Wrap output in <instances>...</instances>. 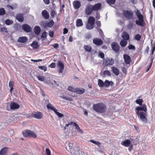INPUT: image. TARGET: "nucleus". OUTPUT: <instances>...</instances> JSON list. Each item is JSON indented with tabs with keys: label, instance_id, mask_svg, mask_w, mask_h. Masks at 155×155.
I'll list each match as a JSON object with an SVG mask.
<instances>
[{
	"label": "nucleus",
	"instance_id": "4be33fe9",
	"mask_svg": "<svg viewBox=\"0 0 155 155\" xmlns=\"http://www.w3.org/2000/svg\"><path fill=\"white\" fill-rule=\"evenodd\" d=\"M73 143H69L66 146V149L67 151L71 152V153L72 152V149Z\"/></svg>",
	"mask_w": 155,
	"mask_h": 155
},
{
	"label": "nucleus",
	"instance_id": "c756f323",
	"mask_svg": "<svg viewBox=\"0 0 155 155\" xmlns=\"http://www.w3.org/2000/svg\"><path fill=\"white\" fill-rule=\"evenodd\" d=\"M71 153H72V155H85L84 153H82L81 152L80 153L78 150H72V152Z\"/></svg>",
	"mask_w": 155,
	"mask_h": 155
},
{
	"label": "nucleus",
	"instance_id": "4c0bfd02",
	"mask_svg": "<svg viewBox=\"0 0 155 155\" xmlns=\"http://www.w3.org/2000/svg\"><path fill=\"white\" fill-rule=\"evenodd\" d=\"M98 85L100 87H103L104 86V82L101 79L98 80Z\"/></svg>",
	"mask_w": 155,
	"mask_h": 155
},
{
	"label": "nucleus",
	"instance_id": "4468645a",
	"mask_svg": "<svg viewBox=\"0 0 155 155\" xmlns=\"http://www.w3.org/2000/svg\"><path fill=\"white\" fill-rule=\"evenodd\" d=\"M24 15L22 14L18 13L16 15V19L20 22H22L24 20Z\"/></svg>",
	"mask_w": 155,
	"mask_h": 155
},
{
	"label": "nucleus",
	"instance_id": "473e14b6",
	"mask_svg": "<svg viewBox=\"0 0 155 155\" xmlns=\"http://www.w3.org/2000/svg\"><path fill=\"white\" fill-rule=\"evenodd\" d=\"M8 150L7 147H4L0 151V155H5Z\"/></svg>",
	"mask_w": 155,
	"mask_h": 155
},
{
	"label": "nucleus",
	"instance_id": "393cba45",
	"mask_svg": "<svg viewBox=\"0 0 155 155\" xmlns=\"http://www.w3.org/2000/svg\"><path fill=\"white\" fill-rule=\"evenodd\" d=\"M95 22V19L93 17L91 16L89 17L88 21V23L94 25Z\"/></svg>",
	"mask_w": 155,
	"mask_h": 155
},
{
	"label": "nucleus",
	"instance_id": "e433bc0d",
	"mask_svg": "<svg viewBox=\"0 0 155 155\" xmlns=\"http://www.w3.org/2000/svg\"><path fill=\"white\" fill-rule=\"evenodd\" d=\"M36 76L39 81H43L45 80V78L43 76L38 75H37Z\"/></svg>",
	"mask_w": 155,
	"mask_h": 155
},
{
	"label": "nucleus",
	"instance_id": "37998d69",
	"mask_svg": "<svg viewBox=\"0 0 155 155\" xmlns=\"http://www.w3.org/2000/svg\"><path fill=\"white\" fill-rule=\"evenodd\" d=\"M13 23L12 20H10L9 19H6L5 21V23L7 25H9L12 24Z\"/></svg>",
	"mask_w": 155,
	"mask_h": 155
},
{
	"label": "nucleus",
	"instance_id": "2eb2a0df",
	"mask_svg": "<svg viewBox=\"0 0 155 155\" xmlns=\"http://www.w3.org/2000/svg\"><path fill=\"white\" fill-rule=\"evenodd\" d=\"M42 15L43 18L46 19H48L49 18V15L47 11L44 10L42 12Z\"/></svg>",
	"mask_w": 155,
	"mask_h": 155
},
{
	"label": "nucleus",
	"instance_id": "58836bf2",
	"mask_svg": "<svg viewBox=\"0 0 155 155\" xmlns=\"http://www.w3.org/2000/svg\"><path fill=\"white\" fill-rule=\"evenodd\" d=\"M86 28L88 29L91 30L94 28V25L88 23L86 25Z\"/></svg>",
	"mask_w": 155,
	"mask_h": 155
},
{
	"label": "nucleus",
	"instance_id": "f3484780",
	"mask_svg": "<svg viewBox=\"0 0 155 155\" xmlns=\"http://www.w3.org/2000/svg\"><path fill=\"white\" fill-rule=\"evenodd\" d=\"M121 37L124 40L126 41L129 40L130 39V35L129 34L126 32H123L121 34Z\"/></svg>",
	"mask_w": 155,
	"mask_h": 155
},
{
	"label": "nucleus",
	"instance_id": "a19ab883",
	"mask_svg": "<svg viewBox=\"0 0 155 155\" xmlns=\"http://www.w3.org/2000/svg\"><path fill=\"white\" fill-rule=\"evenodd\" d=\"M54 24V21L53 20H51L47 24V26L51 28Z\"/></svg>",
	"mask_w": 155,
	"mask_h": 155
},
{
	"label": "nucleus",
	"instance_id": "39448f33",
	"mask_svg": "<svg viewBox=\"0 0 155 155\" xmlns=\"http://www.w3.org/2000/svg\"><path fill=\"white\" fill-rule=\"evenodd\" d=\"M146 112L141 111L140 113H139L138 117H139L140 120L144 123H146L147 121V120L145 117V113Z\"/></svg>",
	"mask_w": 155,
	"mask_h": 155
},
{
	"label": "nucleus",
	"instance_id": "c85d7f7f",
	"mask_svg": "<svg viewBox=\"0 0 155 155\" xmlns=\"http://www.w3.org/2000/svg\"><path fill=\"white\" fill-rule=\"evenodd\" d=\"M84 49L88 52H90L92 50V48L90 45H85L84 46Z\"/></svg>",
	"mask_w": 155,
	"mask_h": 155
},
{
	"label": "nucleus",
	"instance_id": "8fccbe9b",
	"mask_svg": "<svg viewBox=\"0 0 155 155\" xmlns=\"http://www.w3.org/2000/svg\"><path fill=\"white\" fill-rule=\"evenodd\" d=\"M38 68L42 70H43L44 71H45L47 70V68L44 66H38Z\"/></svg>",
	"mask_w": 155,
	"mask_h": 155
},
{
	"label": "nucleus",
	"instance_id": "c03bdc74",
	"mask_svg": "<svg viewBox=\"0 0 155 155\" xmlns=\"http://www.w3.org/2000/svg\"><path fill=\"white\" fill-rule=\"evenodd\" d=\"M67 89L68 91L72 92H75L76 91V89L71 86H69L68 87Z\"/></svg>",
	"mask_w": 155,
	"mask_h": 155
},
{
	"label": "nucleus",
	"instance_id": "9d476101",
	"mask_svg": "<svg viewBox=\"0 0 155 155\" xmlns=\"http://www.w3.org/2000/svg\"><path fill=\"white\" fill-rule=\"evenodd\" d=\"M22 27L24 31L27 32H30L32 30L31 28L29 25L26 24L22 25Z\"/></svg>",
	"mask_w": 155,
	"mask_h": 155
},
{
	"label": "nucleus",
	"instance_id": "de8ad7c7",
	"mask_svg": "<svg viewBox=\"0 0 155 155\" xmlns=\"http://www.w3.org/2000/svg\"><path fill=\"white\" fill-rule=\"evenodd\" d=\"M51 83L55 87H57L59 86V84L57 83V82L54 80H52Z\"/></svg>",
	"mask_w": 155,
	"mask_h": 155
},
{
	"label": "nucleus",
	"instance_id": "79ce46f5",
	"mask_svg": "<svg viewBox=\"0 0 155 155\" xmlns=\"http://www.w3.org/2000/svg\"><path fill=\"white\" fill-rule=\"evenodd\" d=\"M43 103L45 104H48L49 103V98H48L47 97H46L44 99L43 101Z\"/></svg>",
	"mask_w": 155,
	"mask_h": 155
},
{
	"label": "nucleus",
	"instance_id": "680f3d73",
	"mask_svg": "<svg viewBox=\"0 0 155 155\" xmlns=\"http://www.w3.org/2000/svg\"><path fill=\"white\" fill-rule=\"evenodd\" d=\"M128 48L129 49H135V47L134 46L132 45H129L128 46Z\"/></svg>",
	"mask_w": 155,
	"mask_h": 155
},
{
	"label": "nucleus",
	"instance_id": "6ab92c4d",
	"mask_svg": "<svg viewBox=\"0 0 155 155\" xmlns=\"http://www.w3.org/2000/svg\"><path fill=\"white\" fill-rule=\"evenodd\" d=\"M73 6L75 9H78L81 6V3L78 1H75L73 3Z\"/></svg>",
	"mask_w": 155,
	"mask_h": 155
},
{
	"label": "nucleus",
	"instance_id": "5701e85b",
	"mask_svg": "<svg viewBox=\"0 0 155 155\" xmlns=\"http://www.w3.org/2000/svg\"><path fill=\"white\" fill-rule=\"evenodd\" d=\"M130 144V141L128 139H127L121 142V144L126 147L129 146Z\"/></svg>",
	"mask_w": 155,
	"mask_h": 155
},
{
	"label": "nucleus",
	"instance_id": "4d7b16f0",
	"mask_svg": "<svg viewBox=\"0 0 155 155\" xmlns=\"http://www.w3.org/2000/svg\"><path fill=\"white\" fill-rule=\"evenodd\" d=\"M74 123H75L72 122H71L66 124L65 127H64V129H67V128L70 125H74Z\"/></svg>",
	"mask_w": 155,
	"mask_h": 155
},
{
	"label": "nucleus",
	"instance_id": "f704fd0d",
	"mask_svg": "<svg viewBox=\"0 0 155 155\" xmlns=\"http://www.w3.org/2000/svg\"><path fill=\"white\" fill-rule=\"evenodd\" d=\"M33 48H36L39 47L38 43L35 41H34L33 43L30 45Z\"/></svg>",
	"mask_w": 155,
	"mask_h": 155
},
{
	"label": "nucleus",
	"instance_id": "f257e3e1",
	"mask_svg": "<svg viewBox=\"0 0 155 155\" xmlns=\"http://www.w3.org/2000/svg\"><path fill=\"white\" fill-rule=\"evenodd\" d=\"M93 109L96 112L100 113H104L107 110L106 106L102 103H97L93 105Z\"/></svg>",
	"mask_w": 155,
	"mask_h": 155
},
{
	"label": "nucleus",
	"instance_id": "e2e57ef3",
	"mask_svg": "<svg viewBox=\"0 0 155 155\" xmlns=\"http://www.w3.org/2000/svg\"><path fill=\"white\" fill-rule=\"evenodd\" d=\"M91 35L89 33H87L86 34L85 36V38L87 39H89L91 38Z\"/></svg>",
	"mask_w": 155,
	"mask_h": 155
},
{
	"label": "nucleus",
	"instance_id": "052dcab7",
	"mask_svg": "<svg viewBox=\"0 0 155 155\" xmlns=\"http://www.w3.org/2000/svg\"><path fill=\"white\" fill-rule=\"evenodd\" d=\"M90 141H91V142H92V143H94L98 146L99 145H100L101 144L99 142H97V141H95L94 140H90Z\"/></svg>",
	"mask_w": 155,
	"mask_h": 155
},
{
	"label": "nucleus",
	"instance_id": "a878e982",
	"mask_svg": "<svg viewBox=\"0 0 155 155\" xmlns=\"http://www.w3.org/2000/svg\"><path fill=\"white\" fill-rule=\"evenodd\" d=\"M41 30V28L38 26H35L34 28V32L37 35H39Z\"/></svg>",
	"mask_w": 155,
	"mask_h": 155
},
{
	"label": "nucleus",
	"instance_id": "72a5a7b5",
	"mask_svg": "<svg viewBox=\"0 0 155 155\" xmlns=\"http://www.w3.org/2000/svg\"><path fill=\"white\" fill-rule=\"evenodd\" d=\"M47 108L48 109H50L53 111L54 112L56 110V109L51 104H48L47 105Z\"/></svg>",
	"mask_w": 155,
	"mask_h": 155
},
{
	"label": "nucleus",
	"instance_id": "412c9836",
	"mask_svg": "<svg viewBox=\"0 0 155 155\" xmlns=\"http://www.w3.org/2000/svg\"><path fill=\"white\" fill-rule=\"evenodd\" d=\"M28 39L26 37H21L18 38V41L20 43H25L27 41Z\"/></svg>",
	"mask_w": 155,
	"mask_h": 155
},
{
	"label": "nucleus",
	"instance_id": "0e129e2a",
	"mask_svg": "<svg viewBox=\"0 0 155 155\" xmlns=\"http://www.w3.org/2000/svg\"><path fill=\"white\" fill-rule=\"evenodd\" d=\"M46 152L47 155H51V152L50 150L48 148H47L46 149Z\"/></svg>",
	"mask_w": 155,
	"mask_h": 155
},
{
	"label": "nucleus",
	"instance_id": "b1692460",
	"mask_svg": "<svg viewBox=\"0 0 155 155\" xmlns=\"http://www.w3.org/2000/svg\"><path fill=\"white\" fill-rule=\"evenodd\" d=\"M34 117L38 119H41L42 117V113L40 112H37L34 114Z\"/></svg>",
	"mask_w": 155,
	"mask_h": 155
},
{
	"label": "nucleus",
	"instance_id": "ea45409f",
	"mask_svg": "<svg viewBox=\"0 0 155 155\" xmlns=\"http://www.w3.org/2000/svg\"><path fill=\"white\" fill-rule=\"evenodd\" d=\"M104 77L107 76H111L110 72L108 70L104 71Z\"/></svg>",
	"mask_w": 155,
	"mask_h": 155
},
{
	"label": "nucleus",
	"instance_id": "dca6fc26",
	"mask_svg": "<svg viewBox=\"0 0 155 155\" xmlns=\"http://www.w3.org/2000/svg\"><path fill=\"white\" fill-rule=\"evenodd\" d=\"M114 85V83L111 81H109L106 80L104 82V86L106 87H108L110 86H112Z\"/></svg>",
	"mask_w": 155,
	"mask_h": 155
},
{
	"label": "nucleus",
	"instance_id": "20e7f679",
	"mask_svg": "<svg viewBox=\"0 0 155 155\" xmlns=\"http://www.w3.org/2000/svg\"><path fill=\"white\" fill-rule=\"evenodd\" d=\"M147 107L145 104H143L142 105V106H138L135 109V111L136 114L138 116V111L140 110H143L144 112H146L147 111Z\"/></svg>",
	"mask_w": 155,
	"mask_h": 155
},
{
	"label": "nucleus",
	"instance_id": "bb28decb",
	"mask_svg": "<svg viewBox=\"0 0 155 155\" xmlns=\"http://www.w3.org/2000/svg\"><path fill=\"white\" fill-rule=\"evenodd\" d=\"M111 69L113 73L116 75H118L119 74V71L117 68L115 67H113L111 68Z\"/></svg>",
	"mask_w": 155,
	"mask_h": 155
},
{
	"label": "nucleus",
	"instance_id": "6e6552de",
	"mask_svg": "<svg viewBox=\"0 0 155 155\" xmlns=\"http://www.w3.org/2000/svg\"><path fill=\"white\" fill-rule=\"evenodd\" d=\"M93 10L92 5H87L85 10L86 14L87 15H90L92 11Z\"/></svg>",
	"mask_w": 155,
	"mask_h": 155
},
{
	"label": "nucleus",
	"instance_id": "1a4fd4ad",
	"mask_svg": "<svg viewBox=\"0 0 155 155\" xmlns=\"http://www.w3.org/2000/svg\"><path fill=\"white\" fill-rule=\"evenodd\" d=\"M94 44L97 46H101L103 44V41L101 39L98 38H95L93 40Z\"/></svg>",
	"mask_w": 155,
	"mask_h": 155
},
{
	"label": "nucleus",
	"instance_id": "2f4dec72",
	"mask_svg": "<svg viewBox=\"0 0 155 155\" xmlns=\"http://www.w3.org/2000/svg\"><path fill=\"white\" fill-rule=\"evenodd\" d=\"M83 25L82 21L81 19H78L76 21V25L77 27H80Z\"/></svg>",
	"mask_w": 155,
	"mask_h": 155
},
{
	"label": "nucleus",
	"instance_id": "3c124183",
	"mask_svg": "<svg viewBox=\"0 0 155 155\" xmlns=\"http://www.w3.org/2000/svg\"><path fill=\"white\" fill-rule=\"evenodd\" d=\"M98 56L102 58H104V54L103 52L101 51H99L98 52Z\"/></svg>",
	"mask_w": 155,
	"mask_h": 155
},
{
	"label": "nucleus",
	"instance_id": "aec40b11",
	"mask_svg": "<svg viewBox=\"0 0 155 155\" xmlns=\"http://www.w3.org/2000/svg\"><path fill=\"white\" fill-rule=\"evenodd\" d=\"M101 6V5L100 3H97L94 5H92L93 10V11H98L100 9Z\"/></svg>",
	"mask_w": 155,
	"mask_h": 155
},
{
	"label": "nucleus",
	"instance_id": "864d4df0",
	"mask_svg": "<svg viewBox=\"0 0 155 155\" xmlns=\"http://www.w3.org/2000/svg\"><path fill=\"white\" fill-rule=\"evenodd\" d=\"M141 38V36L139 34H137L134 37L135 39L137 41H140Z\"/></svg>",
	"mask_w": 155,
	"mask_h": 155
},
{
	"label": "nucleus",
	"instance_id": "a211bd4d",
	"mask_svg": "<svg viewBox=\"0 0 155 155\" xmlns=\"http://www.w3.org/2000/svg\"><path fill=\"white\" fill-rule=\"evenodd\" d=\"M139 20H137L136 21V24L138 25L141 26H144V23L143 20V18H140V19H138Z\"/></svg>",
	"mask_w": 155,
	"mask_h": 155
},
{
	"label": "nucleus",
	"instance_id": "774afa93",
	"mask_svg": "<svg viewBox=\"0 0 155 155\" xmlns=\"http://www.w3.org/2000/svg\"><path fill=\"white\" fill-rule=\"evenodd\" d=\"M46 31H44L42 34L41 38H46Z\"/></svg>",
	"mask_w": 155,
	"mask_h": 155
},
{
	"label": "nucleus",
	"instance_id": "f8f14e48",
	"mask_svg": "<svg viewBox=\"0 0 155 155\" xmlns=\"http://www.w3.org/2000/svg\"><path fill=\"white\" fill-rule=\"evenodd\" d=\"M19 107L18 104L14 102H12L10 104V109L12 110L18 109Z\"/></svg>",
	"mask_w": 155,
	"mask_h": 155
},
{
	"label": "nucleus",
	"instance_id": "a18cd8bd",
	"mask_svg": "<svg viewBox=\"0 0 155 155\" xmlns=\"http://www.w3.org/2000/svg\"><path fill=\"white\" fill-rule=\"evenodd\" d=\"M40 25L41 27L46 28L47 26V24L45 21H41L40 23Z\"/></svg>",
	"mask_w": 155,
	"mask_h": 155
},
{
	"label": "nucleus",
	"instance_id": "bf43d9fd",
	"mask_svg": "<svg viewBox=\"0 0 155 155\" xmlns=\"http://www.w3.org/2000/svg\"><path fill=\"white\" fill-rule=\"evenodd\" d=\"M5 14V11L3 8L0 9V15H3Z\"/></svg>",
	"mask_w": 155,
	"mask_h": 155
},
{
	"label": "nucleus",
	"instance_id": "603ef678",
	"mask_svg": "<svg viewBox=\"0 0 155 155\" xmlns=\"http://www.w3.org/2000/svg\"><path fill=\"white\" fill-rule=\"evenodd\" d=\"M116 1V0H107V3L109 5L114 4Z\"/></svg>",
	"mask_w": 155,
	"mask_h": 155
},
{
	"label": "nucleus",
	"instance_id": "09e8293b",
	"mask_svg": "<svg viewBox=\"0 0 155 155\" xmlns=\"http://www.w3.org/2000/svg\"><path fill=\"white\" fill-rule=\"evenodd\" d=\"M137 104H138L139 105L141 106L142 105V103H143V101L142 99H138L136 100L135 101Z\"/></svg>",
	"mask_w": 155,
	"mask_h": 155
},
{
	"label": "nucleus",
	"instance_id": "423d86ee",
	"mask_svg": "<svg viewBox=\"0 0 155 155\" xmlns=\"http://www.w3.org/2000/svg\"><path fill=\"white\" fill-rule=\"evenodd\" d=\"M57 65L59 68L58 70L59 73H62L63 72V70L64 69V67L63 62L62 61H58V62Z\"/></svg>",
	"mask_w": 155,
	"mask_h": 155
},
{
	"label": "nucleus",
	"instance_id": "338daca9",
	"mask_svg": "<svg viewBox=\"0 0 155 155\" xmlns=\"http://www.w3.org/2000/svg\"><path fill=\"white\" fill-rule=\"evenodd\" d=\"M49 66L51 68H55L56 66L55 63H52L49 65Z\"/></svg>",
	"mask_w": 155,
	"mask_h": 155
},
{
	"label": "nucleus",
	"instance_id": "c9c22d12",
	"mask_svg": "<svg viewBox=\"0 0 155 155\" xmlns=\"http://www.w3.org/2000/svg\"><path fill=\"white\" fill-rule=\"evenodd\" d=\"M136 15L138 19H140V18H143V16L141 15L140 11L137 9L136 12Z\"/></svg>",
	"mask_w": 155,
	"mask_h": 155
},
{
	"label": "nucleus",
	"instance_id": "6e6d98bb",
	"mask_svg": "<svg viewBox=\"0 0 155 155\" xmlns=\"http://www.w3.org/2000/svg\"><path fill=\"white\" fill-rule=\"evenodd\" d=\"M0 31L1 32H4L5 33H7V28L5 27H1L0 29Z\"/></svg>",
	"mask_w": 155,
	"mask_h": 155
},
{
	"label": "nucleus",
	"instance_id": "7ed1b4c3",
	"mask_svg": "<svg viewBox=\"0 0 155 155\" xmlns=\"http://www.w3.org/2000/svg\"><path fill=\"white\" fill-rule=\"evenodd\" d=\"M22 134L23 135L26 137H30L35 138L37 137V135L35 133L30 130H27L23 131L22 132Z\"/></svg>",
	"mask_w": 155,
	"mask_h": 155
},
{
	"label": "nucleus",
	"instance_id": "5fc2aeb1",
	"mask_svg": "<svg viewBox=\"0 0 155 155\" xmlns=\"http://www.w3.org/2000/svg\"><path fill=\"white\" fill-rule=\"evenodd\" d=\"M60 97L62 98L63 99L69 101H73V99H72V98L71 97H66L64 96H61Z\"/></svg>",
	"mask_w": 155,
	"mask_h": 155
},
{
	"label": "nucleus",
	"instance_id": "f03ea898",
	"mask_svg": "<svg viewBox=\"0 0 155 155\" xmlns=\"http://www.w3.org/2000/svg\"><path fill=\"white\" fill-rule=\"evenodd\" d=\"M123 15L125 18L128 19H131L133 18L134 12L131 10H124Z\"/></svg>",
	"mask_w": 155,
	"mask_h": 155
},
{
	"label": "nucleus",
	"instance_id": "13d9d810",
	"mask_svg": "<svg viewBox=\"0 0 155 155\" xmlns=\"http://www.w3.org/2000/svg\"><path fill=\"white\" fill-rule=\"evenodd\" d=\"M54 112L60 117H62L64 116V115L63 114L58 112L57 110H56Z\"/></svg>",
	"mask_w": 155,
	"mask_h": 155
},
{
	"label": "nucleus",
	"instance_id": "0eeeda50",
	"mask_svg": "<svg viewBox=\"0 0 155 155\" xmlns=\"http://www.w3.org/2000/svg\"><path fill=\"white\" fill-rule=\"evenodd\" d=\"M112 49L116 52H118L120 50V46L116 42H113L111 45Z\"/></svg>",
	"mask_w": 155,
	"mask_h": 155
},
{
	"label": "nucleus",
	"instance_id": "7c9ffc66",
	"mask_svg": "<svg viewBox=\"0 0 155 155\" xmlns=\"http://www.w3.org/2000/svg\"><path fill=\"white\" fill-rule=\"evenodd\" d=\"M127 41L124 39H122L120 42V45L122 47H125L127 44Z\"/></svg>",
	"mask_w": 155,
	"mask_h": 155
},
{
	"label": "nucleus",
	"instance_id": "9b49d317",
	"mask_svg": "<svg viewBox=\"0 0 155 155\" xmlns=\"http://www.w3.org/2000/svg\"><path fill=\"white\" fill-rule=\"evenodd\" d=\"M104 61L106 66L112 65L114 62V60L112 58H107Z\"/></svg>",
	"mask_w": 155,
	"mask_h": 155
},
{
	"label": "nucleus",
	"instance_id": "49530a36",
	"mask_svg": "<svg viewBox=\"0 0 155 155\" xmlns=\"http://www.w3.org/2000/svg\"><path fill=\"white\" fill-rule=\"evenodd\" d=\"M133 23L131 22L130 21L127 26V28L129 29H130L133 28Z\"/></svg>",
	"mask_w": 155,
	"mask_h": 155
},
{
	"label": "nucleus",
	"instance_id": "cd10ccee",
	"mask_svg": "<svg viewBox=\"0 0 155 155\" xmlns=\"http://www.w3.org/2000/svg\"><path fill=\"white\" fill-rule=\"evenodd\" d=\"M85 92V89H80L77 88L76 89L75 92L77 94H83Z\"/></svg>",
	"mask_w": 155,
	"mask_h": 155
},
{
	"label": "nucleus",
	"instance_id": "69168bd1",
	"mask_svg": "<svg viewBox=\"0 0 155 155\" xmlns=\"http://www.w3.org/2000/svg\"><path fill=\"white\" fill-rule=\"evenodd\" d=\"M52 46L54 47V48L57 49L59 47V45L57 43H54L52 45Z\"/></svg>",
	"mask_w": 155,
	"mask_h": 155
},
{
	"label": "nucleus",
	"instance_id": "ddd939ff",
	"mask_svg": "<svg viewBox=\"0 0 155 155\" xmlns=\"http://www.w3.org/2000/svg\"><path fill=\"white\" fill-rule=\"evenodd\" d=\"M123 57L126 64H129L131 61V58L130 56L125 54L124 55Z\"/></svg>",
	"mask_w": 155,
	"mask_h": 155
}]
</instances>
